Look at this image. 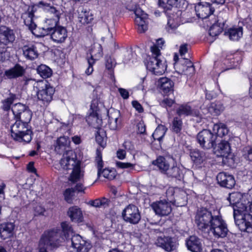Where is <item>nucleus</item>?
Masks as SVG:
<instances>
[{
	"instance_id": "nucleus-1",
	"label": "nucleus",
	"mask_w": 252,
	"mask_h": 252,
	"mask_svg": "<svg viewBox=\"0 0 252 252\" xmlns=\"http://www.w3.org/2000/svg\"><path fill=\"white\" fill-rule=\"evenodd\" d=\"M227 200L233 207L235 222L243 235L248 237L252 233V197L249 193L233 192L229 194Z\"/></svg>"
},
{
	"instance_id": "nucleus-2",
	"label": "nucleus",
	"mask_w": 252,
	"mask_h": 252,
	"mask_svg": "<svg viewBox=\"0 0 252 252\" xmlns=\"http://www.w3.org/2000/svg\"><path fill=\"white\" fill-rule=\"evenodd\" d=\"M61 225V229L57 227L45 231L40 238V245L56 248L69 239L73 233L72 227L67 221L62 222Z\"/></svg>"
},
{
	"instance_id": "nucleus-3",
	"label": "nucleus",
	"mask_w": 252,
	"mask_h": 252,
	"mask_svg": "<svg viewBox=\"0 0 252 252\" xmlns=\"http://www.w3.org/2000/svg\"><path fill=\"white\" fill-rule=\"evenodd\" d=\"M11 126V136L14 141L19 142L30 143L32 139L33 132L29 128V123L15 120Z\"/></svg>"
},
{
	"instance_id": "nucleus-4",
	"label": "nucleus",
	"mask_w": 252,
	"mask_h": 252,
	"mask_svg": "<svg viewBox=\"0 0 252 252\" xmlns=\"http://www.w3.org/2000/svg\"><path fill=\"white\" fill-rule=\"evenodd\" d=\"M216 211L214 210L213 213L208 209L201 208L199 210L195 216V221L198 229L204 232L209 231V227L217 215Z\"/></svg>"
},
{
	"instance_id": "nucleus-5",
	"label": "nucleus",
	"mask_w": 252,
	"mask_h": 252,
	"mask_svg": "<svg viewBox=\"0 0 252 252\" xmlns=\"http://www.w3.org/2000/svg\"><path fill=\"white\" fill-rule=\"evenodd\" d=\"M196 141L204 150L215 148L216 146L217 135L210 130L204 129L196 135Z\"/></svg>"
},
{
	"instance_id": "nucleus-6",
	"label": "nucleus",
	"mask_w": 252,
	"mask_h": 252,
	"mask_svg": "<svg viewBox=\"0 0 252 252\" xmlns=\"http://www.w3.org/2000/svg\"><path fill=\"white\" fill-rule=\"evenodd\" d=\"M11 110L14 120L25 123H30L31 122L32 113L28 105L18 102L12 106Z\"/></svg>"
},
{
	"instance_id": "nucleus-7",
	"label": "nucleus",
	"mask_w": 252,
	"mask_h": 252,
	"mask_svg": "<svg viewBox=\"0 0 252 252\" xmlns=\"http://www.w3.org/2000/svg\"><path fill=\"white\" fill-rule=\"evenodd\" d=\"M217 215L213 219L209 230L211 231L216 238H224L226 236L228 232L227 224L220 215V212L217 211Z\"/></svg>"
},
{
	"instance_id": "nucleus-8",
	"label": "nucleus",
	"mask_w": 252,
	"mask_h": 252,
	"mask_svg": "<svg viewBox=\"0 0 252 252\" xmlns=\"http://www.w3.org/2000/svg\"><path fill=\"white\" fill-rule=\"evenodd\" d=\"M36 88L37 98L42 101L43 104L49 103L53 100L55 89L46 80L40 82Z\"/></svg>"
},
{
	"instance_id": "nucleus-9",
	"label": "nucleus",
	"mask_w": 252,
	"mask_h": 252,
	"mask_svg": "<svg viewBox=\"0 0 252 252\" xmlns=\"http://www.w3.org/2000/svg\"><path fill=\"white\" fill-rule=\"evenodd\" d=\"M157 247L166 252H173L176 251L179 243L176 238L162 234L158 236L155 242Z\"/></svg>"
},
{
	"instance_id": "nucleus-10",
	"label": "nucleus",
	"mask_w": 252,
	"mask_h": 252,
	"mask_svg": "<svg viewBox=\"0 0 252 252\" xmlns=\"http://www.w3.org/2000/svg\"><path fill=\"white\" fill-rule=\"evenodd\" d=\"M122 217L124 220L131 224H137L141 217L138 208L133 204L127 205L123 211Z\"/></svg>"
},
{
	"instance_id": "nucleus-11",
	"label": "nucleus",
	"mask_w": 252,
	"mask_h": 252,
	"mask_svg": "<svg viewBox=\"0 0 252 252\" xmlns=\"http://www.w3.org/2000/svg\"><path fill=\"white\" fill-rule=\"evenodd\" d=\"M145 65L147 70L156 75H161L164 73L166 68L161 60L157 57H148Z\"/></svg>"
},
{
	"instance_id": "nucleus-12",
	"label": "nucleus",
	"mask_w": 252,
	"mask_h": 252,
	"mask_svg": "<svg viewBox=\"0 0 252 252\" xmlns=\"http://www.w3.org/2000/svg\"><path fill=\"white\" fill-rule=\"evenodd\" d=\"M70 141L68 137L61 136L54 144V151L59 155H68L73 154V151L70 147Z\"/></svg>"
},
{
	"instance_id": "nucleus-13",
	"label": "nucleus",
	"mask_w": 252,
	"mask_h": 252,
	"mask_svg": "<svg viewBox=\"0 0 252 252\" xmlns=\"http://www.w3.org/2000/svg\"><path fill=\"white\" fill-rule=\"evenodd\" d=\"M166 194L168 201L177 206H183L187 203L186 194L182 191L175 192L174 189L169 188Z\"/></svg>"
},
{
	"instance_id": "nucleus-14",
	"label": "nucleus",
	"mask_w": 252,
	"mask_h": 252,
	"mask_svg": "<svg viewBox=\"0 0 252 252\" xmlns=\"http://www.w3.org/2000/svg\"><path fill=\"white\" fill-rule=\"evenodd\" d=\"M71 236L72 246L77 252H89L92 248L91 242L84 239L80 235H72Z\"/></svg>"
},
{
	"instance_id": "nucleus-15",
	"label": "nucleus",
	"mask_w": 252,
	"mask_h": 252,
	"mask_svg": "<svg viewBox=\"0 0 252 252\" xmlns=\"http://www.w3.org/2000/svg\"><path fill=\"white\" fill-rule=\"evenodd\" d=\"M90 52V57H87L88 67L85 71V73L88 75L91 74L93 72V65L95 61L102 56L103 53L101 45L100 44L94 45L91 48Z\"/></svg>"
},
{
	"instance_id": "nucleus-16",
	"label": "nucleus",
	"mask_w": 252,
	"mask_h": 252,
	"mask_svg": "<svg viewBox=\"0 0 252 252\" xmlns=\"http://www.w3.org/2000/svg\"><path fill=\"white\" fill-rule=\"evenodd\" d=\"M151 207L156 214L159 216H168L172 211L171 202L165 199L153 203Z\"/></svg>"
},
{
	"instance_id": "nucleus-17",
	"label": "nucleus",
	"mask_w": 252,
	"mask_h": 252,
	"mask_svg": "<svg viewBox=\"0 0 252 252\" xmlns=\"http://www.w3.org/2000/svg\"><path fill=\"white\" fill-rule=\"evenodd\" d=\"M129 10L133 11L135 15V23L138 26V32L140 33L144 32L147 30V24L146 20L148 18V14L139 7H135L133 9H129Z\"/></svg>"
},
{
	"instance_id": "nucleus-18",
	"label": "nucleus",
	"mask_w": 252,
	"mask_h": 252,
	"mask_svg": "<svg viewBox=\"0 0 252 252\" xmlns=\"http://www.w3.org/2000/svg\"><path fill=\"white\" fill-rule=\"evenodd\" d=\"M15 37L13 30L5 26L0 27V46H6L9 44H12Z\"/></svg>"
},
{
	"instance_id": "nucleus-19",
	"label": "nucleus",
	"mask_w": 252,
	"mask_h": 252,
	"mask_svg": "<svg viewBox=\"0 0 252 252\" xmlns=\"http://www.w3.org/2000/svg\"><path fill=\"white\" fill-rule=\"evenodd\" d=\"M176 112L178 117L180 118L182 116H191L201 118L202 116L198 109L192 108L188 103L180 105L176 109Z\"/></svg>"
},
{
	"instance_id": "nucleus-20",
	"label": "nucleus",
	"mask_w": 252,
	"mask_h": 252,
	"mask_svg": "<svg viewBox=\"0 0 252 252\" xmlns=\"http://www.w3.org/2000/svg\"><path fill=\"white\" fill-rule=\"evenodd\" d=\"M195 10L197 16L201 19H206L213 14L215 8L212 4L207 2H199L195 6Z\"/></svg>"
},
{
	"instance_id": "nucleus-21",
	"label": "nucleus",
	"mask_w": 252,
	"mask_h": 252,
	"mask_svg": "<svg viewBox=\"0 0 252 252\" xmlns=\"http://www.w3.org/2000/svg\"><path fill=\"white\" fill-rule=\"evenodd\" d=\"M51 36L52 40L57 43H63L67 37V31L65 27L58 26L54 29L50 28Z\"/></svg>"
},
{
	"instance_id": "nucleus-22",
	"label": "nucleus",
	"mask_w": 252,
	"mask_h": 252,
	"mask_svg": "<svg viewBox=\"0 0 252 252\" xmlns=\"http://www.w3.org/2000/svg\"><path fill=\"white\" fill-rule=\"evenodd\" d=\"M62 168L63 170H73L77 166H80V163L77 160L76 156L73 151V154L63 155L60 162Z\"/></svg>"
},
{
	"instance_id": "nucleus-23",
	"label": "nucleus",
	"mask_w": 252,
	"mask_h": 252,
	"mask_svg": "<svg viewBox=\"0 0 252 252\" xmlns=\"http://www.w3.org/2000/svg\"><path fill=\"white\" fill-rule=\"evenodd\" d=\"M218 184L221 187L231 189L236 183L235 178L232 175L225 172H220L216 177Z\"/></svg>"
},
{
	"instance_id": "nucleus-24",
	"label": "nucleus",
	"mask_w": 252,
	"mask_h": 252,
	"mask_svg": "<svg viewBox=\"0 0 252 252\" xmlns=\"http://www.w3.org/2000/svg\"><path fill=\"white\" fill-rule=\"evenodd\" d=\"M108 126L111 130H116L121 125V119L120 111L111 109L108 111Z\"/></svg>"
},
{
	"instance_id": "nucleus-25",
	"label": "nucleus",
	"mask_w": 252,
	"mask_h": 252,
	"mask_svg": "<svg viewBox=\"0 0 252 252\" xmlns=\"http://www.w3.org/2000/svg\"><path fill=\"white\" fill-rule=\"evenodd\" d=\"M186 245L188 250L191 252H202L203 246L200 238L195 235L190 236L186 240Z\"/></svg>"
},
{
	"instance_id": "nucleus-26",
	"label": "nucleus",
	"mask_w": 252,
	"mask_h": 252,
	"mask_svg": "<svg viewBox=\"0 0 252 252\" xmlns=\"http://www.w3.org/2000/svg\"><path fill=\"white\" fill-rule=\"evenodd\" d=\"M36 5L39 7L43 8L48 13L49 18L55 19H60L62 13L59 9L51 5L44 1H40L38 2Z\"/></svg>"
},
{
	"instance_id": "nucleus-27",
	"label": "nucleus",
	"mask_w": 252,
	"mask_h": 252,
	"mask_svg": "<svg viewBox=\"0 0 252 252\" xmlns=\"http://www.w3.org/2000/svg\"><path fill=\"white\" fill-rule=\"evenodd\" d=\"M26 73V69L19 63H16L12 67L4 71L6 79H13L22 77Z\"/></svg>"
},
{
	"instance_id": "nucleus-28",
	"label": "nucleus",
	"mask_w": 252,
	"mask_h": 252,
	"mask_svg": "<svg viewBox=\"0 0 252 252\" xmlns=\"http://www.w3.org/2000/svg\"><path fill=\"white\" fill-rule=\"evenodd\" d=\"M15 225L14 222H4L0 224V237L2 240L13 236Z\"/></svg>"
},
{
	"instance_id": "nucleus-29",
	"label": "nucleus",
	"mask_w": 252,
	"mask_h": 252,
	"mask_svg": "<svg viewBox=\"0 0 252 252\" xmlns=\"http://www.w3.org/2000/svg\"><path fill=\"white\" fill-rule=\"evenodd\" d=\"M36 10V7L34 5H33L29 7L28 10L22 15V18L24 20V24L31 31L34 30L36 27V24L33 21V18L34 16V13Z\"/></svg>"
},
{
	"instance_id": "nucleus-30",
	"label": "nucleus",
	"mask_w": 252,
	"mask_h": 252,
	"mask_svg": "<svg viewBox=\"0 0 252 252\" xmlns=\"http://www.w3.org/2000/svg\"><path fill=\"white\" fill-rule=\"evenodd\" d=\"M189 156L192 161L196 166H201L206 159L205 153L197 149H190Z\"/></svg>"
},
{
	"instance_id": "nucleus-31",
	"label": "nucleus",
	"mask_w": 252,
	"mask_h": 252,
	"mask_svg": "<svg viewBox=\"0 0 252 252\" xmlns=\"http://www.w3.org/2000/svg\"><path fill=\"white\" fill-rule=\"evenodd\" d=\"M158 85L162 92L166 94L173 92L174 83L167 77H161L158 79Z\"/></svg>"
},
{
	"instance_id": "nucleus-32",
	"label": "nucleus",
	"mask_w": 252,
	"mask_h": 252,
	"mask_svg": "<svg viewBox=\"0 0 252 252\" xmlns=\"http://www.w3.org/2000/svg\"><path fill=\"white\" fill-rule=\"evenodd\" d=\"M22 50L24 56L27 60L32 61L38 57L37 48L34 45H25L22 47Z\"/></svg>"
},
{
	"instance_id": "nucleus-33",
	"label": "nucleus",
	"mask_w": 252,
	"mask_h": 252,
	"mask_svg": "<svg viewBox=\"0 0 252 252\" xmlns=\"http://www.w3.org/2000/svg\"><path fill=\"white\" fill-rule=\"evenodd\" d=\"M167 178L175 179L178 181H182L184 178L183 170L179 167L176 165L170 166L164 174Z\"/></svg>"
},
{
	"instance_id": "nucleus-34",
	"label": "nucleus",
	"mask_w": 252,
	"mask_h": 252,
	"mask_svg": "<svg viewBox=\"0 0 252 252\" xmlns=\"http://www.w3.org/2000/svg\"><path fill=\"white\" fill-rule=\"evenodd\" d=\"M225 21L222 19L217 18L215 19V23L210 27L209 30V34L212 37H216L219 35L223 30Z\"/></svg>"
},
{
	"instance_id": "nucleus-35",
	"label": "nucleus",
	"mask_w": 252,
	"mask_h": 252,
	"mask_svg": "<svg viewBox=\"0 0 252 252\" xmlns=\"http://www.w3.org/2000/svg\"><path fill=\"white\" fill-rule=\"evenodd\" d=\"M231 147L228 141L222 140L218 145L216 149V152L219 154V156L226 158L230 155L231 153Z\"/></svg>"
},
{
	"instance_id": "nucleus-36",
	"label": "nucleus",
	"mask_w": 252,
	"mask_h": 252,
	"mask_svg": "<svg viewBox=\"0 0 252 252\" xmlns=\"http://www.w3.org/2000/svg\"><path fill=\"white\" fill-rule=\"evenodd\" d=\"M181 0H158L159 7L163 9L165 13L171 11L173 8L180 6Z\"/></svg>"
},
{
	"instance_id": "nucleus-37",
	"label": "nucleus",
	"mask_w": 252,
	"mask_h": 252,
	"mask_svg": "<svg viewBox=\"0 0 252 252\" xmlns=\"http://www.w3.org/2000/svg\"><path fill=\"white\" fill-rule=\"evenodd\" d=\"M224 35L231 40L238 41L243 35V28L241 26L230 28L224 32Z\"/></svg>"
},
{
	"instance_id": "nucleus-38",
	"label": "nucleus",
	"mask_w": 252,
	"mask_h": 252,
	"mask_svg": "<svg viewBox=\"0 0 252 252\" xmlns=\"http://www.w3.org/2000/svg\"><path fill=\"white\" fill-rule=\"evenodd\" d=\"M152 164L157 166L160 172L164 175L171 166L169 160L163 156L158 157L153 161Z\"/></svg>"
},
{
	"instance_id": "nucleus-39",
	"label": "nucleus",
	"mask_w": 252,
	"mask_h": 252,
	"mask_svg": "<svg viewBox=\"0 0 252 252\" xmlns=\"http://www.w3.org/2000/svg\"><path fill=\"white\" fill-rule=\"evenodd\" d=\"M67 215L73 222H81L83 220V217L81 209L76 206L70 207Z\"/></svg>"
},
{
	"instance_id": "nucleus-40",
	"label": "nucleus",
	"mask_w": 252,
	"mask_h": 252,
	"mask_svg": "<svg viewBox=\"0 0 252 252\" xmlns=\"http://www.w3.org/2000/svg\"><path fill=\"white\" fill-rule=\"evenodd\" d=\"M78 19L80 23L83 25L88 24L92 22L94 19L93 15L89 11L84 7H79L78 10Z\"/></svg>"
},
{
	"instance_id": "nucleus-41",
	"label": "nucleus",
	"mask_w": 252,
	"mask_h": 252,
	"mask_svg": "<svg viewBox=\"0 0 252 252\" xmlns=\"http://www.w3.org/2000/svg\"><path fill=\"white\" fill-rule=\"evenodd\" d=\"M86 121L89 125L98 128L102 126V120L96 112H93L87 117Z\"/></svg>"
},
{
	"instance_id": "nucleus-42",
	"label": "nucleus",
	"mask_w": 252,
	"mask_h": 252,
	"mask_svg": "<svg viewBox=\"0 0 252 252\" xmlns=\"http://www.w3.org/2000/svg\"><path fill=\"white\" fill-rule=\"evenodd\" d=\"M167 128L165 126H158L152 134V137L155 141L158 140L159 142V147H161V143L166 133Z\"/></svg>"
},
{
	"instance_id": "nucleus-43",
	"label": "nucleus",
	"mask_w": 252,
	"mask_h": 252,
	"mask_svg": "<svg viewBox=\"0 0 252 252\" xmlns=\"http://www.w3.org/2000/svg\"><path fill=\"white\" fill-rule=\"evenodd\" d=\"M213 130V133L217 135V137L218 136L222 137L226 135L229 132V129L226 125L223 123L215 124Z\"/></svg>"
},
{
	"instance_id": "nucleus-44",
	"label": "nucleus",
	"mask_w": 252,
	"mask_h": 252,
	"mask_svg": "<svg viewBox=\"0 0 252 252\" xmlns=\"http://www.w3.org/2000/svg\"><path fill=\"white\" fill-rule=\"evenodd\" d=\"M183 123L181 118L174 117L171 125V130L177 134H180L183 129Z\"/></svg>"
},
{
	"instance_id": "nucleus-45",
	"label": "nucleus",
	"mask_w": 252,
	"mask_h": 252,
	"mask_svg": "<svg viewBox=\"0 0 252 252\" xmlns=\"http://www.w3.org/2000/svg\"><path fill=\"white\" fill-rule=\"evenodd\" d=\"M110 203V200L109 199L103 197L90 200L88 204L95 208L103 207L105 208L109 206Z\"/></svg>"
},
{
	"instance_id": "nucleus-46",
	"label": "nucleus",
	"mask_w": 252,
	"mask_h": 252,
	"mask_svg": "<svg viewBox=\"0 0 252 252\" xmlns=\"http://www.w3.org/2000/svg\"><path fill=\"white\" fill-rule=\"evenodd\" d=\"M37 73L43 78L50 77L53 73L52 70L47 65L41 64L36 68Z\"/></svg>"
},
{
	"instance_id": "nucleus-47",
	"label": "nucleus",
	"mask_w": 252,
	"mask_h": 252,
	"mask_svg": "<svg viewBox=\"0 0 252 252\" xmlns=\"http://www.w3.org/2000/svg\"><path fill=\"white\" fill-rule=\"evenodd\" d=\"M16 95L14 94L10 93L9 96L1 101V109L4 111H8L12 108L11 105L14 100L16 99Z\"/></svg>"
},
{
	"instance_id": "nucleus-48",
	"label": "nucleus",
	"mask_w": 252,
	"mask_h": 252,
	"mask_svg": "<svg viewBox=\"0 0 252 252\" xmlns=\"http://www.w3.org/2000/svg\"><path fill=\"white\" fill-rule=\"evenodd\" d=\"M84 176V174L81 170L80 166H77L75 169L72 170V172L70 174L68 180L72 183H76L79 181Z\"/></svg>"
},
{
	"instance_id": "nucleus-49",
	"label": "nucleus",
	"mask_w": 252,
	"mask_h": 252,
	"mask_svg": "<svg viewBox=\"0 0 252 252\" xmlns=\"http://www.w3.org/2000/svg\"><path fill=\"white\" fill-rule=\"evenodd\" d=\"M59 19H53L52 18H47L45 21V23L46 24V26L43 28V30L44 31V34L48 35L50 32V28L51 29H54V28H56L58 26V24L59 23Z\"/></svg>"
},
{
	"instance_id": "nucleus-50",
	"label": "nucleus",
	"mask_w": 252,
	"mask_h": 252,
	"mask_svg": "<svg viewBox=\"0 0 252 252\" xmlns=\"http://www.w3.org/2000/svg\"><path fill=\"white\" fill-rule=\"evenodd\" d=\"M181 63L180 68L181 69V72H179L180 74L185 73L186 74V72L188 70L191 71L192 72L194 71V66L192 64V62L188 59L183 58Z\"/></svg>"
},
{
	"instance_id": "nucleus-51",
	"label": "nucleus",
	"mask_w": 252,
	"mask_h": 252,
	"mask_svg": "<svg viewBox=\"0 0 252 252\" xmlns=\"http://www.w3.org/2000/svg\"><path fill=\"white\" fill-rule=\"evenodd\" d=\"M180 24V18L178 17L174 18V16L171 17L170 16H169L167 24L166 29L168 32H170V30H171L172 31H174L179 27Z\"/></svg>"
},
{
	"instance_id": "nucleus-52",
	"label": "nucleus",
	"mask_w": 252,
	"mask_h": 252,
	"mask_svg": "<svg viewBox=\"0 0 252 252\" xmlns=\"http://www.w3.org/2000/svg\"><path fill=\"white\" fill-rule=\"evenodd\" d=\"M95 140L98 144L102 148L106 146V137L103 130H98L95 133Z\"/></svg>"
},
{
	"instance_id": "nucleus-53",
	"label": "nucleus",
	"mask_w": 252,
	"mask_h": 252,
	"mask_svg": "<svg viewBox=\"0 0 252 252\" xmlns=\"http://www.w3.org/2000/svg\"><path fill=\"white\" fill-rule=\"evenodd\" d=\"M96 156L95 157V161H96L97 164V176L99 178L100 176L101 170L102 168L103 167V162L102 158V154L99 150H96Z\"/></svg>"
},
{
	"instance_id": "nucleus-54",
	"label": "nucleus",
	"mask_w": 252,
	"mask_h": 252,
	"mask_svg": "<svg viewBox=\"0 0 252 252\" xmlns=\"http://www.w3.org/2000/svg\"><path fill=\"white\" fill-rule=\"evenodd\" d=\"M224 107L220 101H215L211 104L210 110L216 115H219L223 110Z\"/></svg>"
},
{
	"instance_id": "nucleus-55",
	"label": "nucleus",
	"mask_w": 252,
	"mask_h": 252,
	"mask_svg": "<svg viewBox=\"0 0 252 252\" xmlns=\"http://www.w3.org/2000/svg\"><path fill=\"white\" fill-rule=\"evenodd\" d=\"M242 158H243L246 161H248V163L251 162V157L252 155V147L248 146L245 147L242 150Z\"/></svg>"
},
{
	"instance_id": "nucleus-56",
	"label": "nucleus",
	"mask_w": 252,
	"mask_h": 252,
	"mask_svg": "<svg viewBox=\"0 0 252 252\" xmlns=\"http://www.w3.org/2000/svg\"><path fill=\"white\" fill-rule=\"evenodd\" d=\"M7 47L0 46V62L3 63L8 60L9 57V52L7 51Z\"/></svg>"
},
{
	"instance_id": "nucleus-57",
	"label": "nucleus",
	"mask_w": 252,
	"mask_h": 252,
	"mask_svg": "<svg viewBox=\"0 0 252 252\" xmlns=\"http://www.w3.org/2000/svg\"><path fill=\"white\" fill-rule=\"evenodd\" d=\"M102 174L103 176L109 180H113L116 176V171L114 170H109L108 169H104L102 171L101 170V174Z\"/></svg>"
},
{
	"instance_id": "nucleus-58",
	"label": "nucleus",
	"mask_w": 252,
	"mask_h": 252,
	"mask_svg": "<svg viewBox=\"0 0 252 252\" xmlns=\"http://www.w3.org/2000/svg\"><path fill=\"white\" fill-rule=\"evenodd\" d=\"M74 192L73 189L68 188L66 189L63 192L64 200L68 203H71L72 202V197L74 195Z\"/></svg>"
},
{
	"instance_id": "nucleus-59",
	"label": "nucleus",
	"mask_w": 252,
	"mask_h": 252,
	"mask_svg": "<svg viewBox=\"0 0 252 252\" xmlns=\"http://www.w3.org/2000/svg\"><path fill=\"white\" fill-rule=\"evenodd\" d=\"M105 65L107 69L110 70L115 67L116 64L115 60L110 56H106Z\"/></svg>"
},
{
	"instance_id": "nucleus-60",
	"label": "nucleus",
	"mask_w": 252,
	"mask_h": 252,
	"mask_svg": "<svg viewBox=\"0 0 252 252\" xmlns=\"http://www.w3.org/2000/svg\"><path fill=\"white\" fill-rule=\"evenodd\" d=\"M137 132L140 134H146V125L144 123V121H140L136 125Z\"/></svg>"
},
{
	"instance_id": "nucleus-61",
	"label": "nucleus",
	"mask_w": 252,
	"mask_h": 252,
	"mask_svg": "<svg viewBox=\"0 0 252 252\" xmlns=\"http://www.w3.org/2000/svg\"><path fill=\"white\" fill-rule=\"evenodd\" d=\"M116 166L117 167L122 169L129 168L130 169H133L134 168L135 164L129 162H122L121 161H117L116 162Z\"/></svg>"
},
{
	"instance_id": "nucleus-62",
	"label": "nucleus",
	"mask_w": 252,
	"mask_h": 252,
	"mask_svg": "<svg viewBox=\"0 0 252 252\" xmlns=\"http://www.w3.org/2000/svg\"><path fill=\"white\" fill-rule=\"evenodd\" d=\"M175 103V101L172 99L166 98L163 99L160 103V105L163 107H171Z\"/></svg>"
},
{
	"instance_id": "nucleus-63",
	"label": "nucleus",
	"mask_w": 252,
	"mask_h": 252,
	"mask_svg": "<svg viewBox=\"0 0 252 252\" xmlns=\"http://www.w3.org/2000/svg\"><path fill=\"white\" fill-rule=\"evenodd\" d=\"M71 189H73V190L74 192H84L86 187L83 186L82 183H78L76 184L74 187L71 188Z\"/></svg>"
},
{
	"instance_id": "nucleus-64",
	"label": "nucleus",
	"mask_w": 252,
	"mask_h": 252,
	"mask_svg": "<svg viewBox=\"0 0 252 252\" xmlns=\"http://www.w3.org/2000/svg\"><path fill=\"white\" fill-rule=\"evenodd\" d=\"M132 106L139 113H141L143 112L144 109L141 104L137 100H133L132 101Z\"/></svg>"
}]
</instances>
